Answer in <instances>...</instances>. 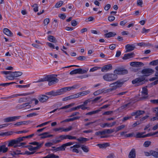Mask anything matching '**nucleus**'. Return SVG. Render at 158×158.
I'll list each match as a JSON object with an SVG mask.
<instances>
[{
	"label": "nucleus",
	"instance_id": "1",
	"mask_svg": "<svg viewBox=\"0 0 158 158\" xmlns=\"http://www.w3.org/2000/svg\"><path fill=\"white\" fill-rule=\"evenodd\" d=\"M128 73V70L123 68H118L114 71V73H107L103 76V79L108 81H113L118 78L117 75H125Z\"/></svg>",
	"mask_w": 158,
	"mask_h": 158
},
{
	"label": "nucleus",
	"instance_id": "2",
	"mask_svg": "<svg viewBox=\"0 0 158 158\" xmlns=\"http://www.w3.org/2000/svg\"><path fill=\"white\" fill-rule=\"evenodd\" d=\"M124 82L121 81L120 80L110 84V88L108 89L105 90V93H108L115 90L118 88L121 87L123 85Z\"/></svg>",
	"mask_w": 158,
	"mask_h": 158
},
{
	"label": "nucleus",
	"instance_id": "3",
	"mask_svg": "<svg viewBox=\"0 0 158 158\" xmlns=\"http://www.w3.org/2000/svg\"><path fill=\"white\" fill-rule=\"evenodd\" d=\"M34 93V92H32L31 93H23L21 94H14L13 95H11L10 96L7 97H3L1 98V99H10L12 98H15L17 97L18 96H25L31 95V94H33Z\"/></svg>",
	"mask_w": 158,
	"mask_h": 158
},
{
	"label": "nucleus",
	"instance_id": "4",
	"mask_svg": "<svg viewBox=\"0 0 158 158\" xmlns=\"http://www.w3.org/2000/svg\"><path fill=\"white\" fill-rule=\"evenodd\" d=\"M145 80V78L143 77H139L137 78L132 81L133 84L135 85L136 86H138L143 84Z\"/></svg>",
	"mask_w": 158,
	"mask_h": 158
},
{
	"label": "nucleus",
	"instance_id": "5",
	"mask_svg": "<svg viewBox=\"0 0 158 158\" xmlns=\"http://www.w3.org/2000/svg\"><path fill=\"white\" fill-rule=\"evenodd\" d=\"M48 85L49 86L55 84L58 81V79L56 78L54 75H48Z\"/></svg>",
	"mask_w": 158,
	"mask_h": 158
},
{
	"label": "nucleus",
	"instance_id": "6",
	"mask_svg": "<svg viewBox=\"0 0 158 158\" xmlns=\"http://www.w3.org/2000/svg\"><path fill=\"white\" fill-rule=\"evenodd\" d=\"M154 72V70L151 68H146L143 69L141 73L145 76H150Z\"/></svg>",
	"mask_w": 158,
	"mask_h": 158
},
{
	"label": "nucleus",
	"instance_id": "7",
	"mask_svg": "<svg viewBox=\"0 0 158 158\" xmlns=\"http://www.w3.org/2000/svg\"><path fill=\"white\" fill-rule=\"evenodd\" d=\"M2 73L7 75L8 74H9V73H13L14 74V76H15V77H17L19 76H21L23 74L22 73L20 72H12L10 71H2L1 72Z\"/></svg>",
	"mask_w": 158,
	"mask_h": 158
},
{
	"label": "nucleus",
	"instance_id": "8",
	"mask_svg": "<svg viewBox=\"0 0 158 158\" xmlns=\"http://www.w3.org/2000/svg\"><path fill=\"white\" fill-rule=\"evenodd\" d=\"M21 116H11L5 118L4 119V122L6 123L12 122L16 120L17 119H19Z\"/></svg>",
	"mask_w": 158,
	"mask_h": 158
},
{
	"label": "nucleus",
	"instance_id": "9",
	"mask_svg": "<svg viewBox=\"0 0 158 158\" xmlns=\"http://www.w3.org/2000/svg\"><path fill=\"white\" fill-rule=\"evenodd\" d=\"M8 147H13L15 148L18 147V144L16 139H13L8 141Z\"/></svg>",
	"mask_w": 158,
	"mask_h": 158
},
{
	"label": "nucleus",
	"instance_id": "10",
	"mask_svg": "<svg viewBox=\"0 0 158 158\" xmlns=\"http://www.w3.org/2000/svg\"><path fill=\"white\" fill-rule=\"evenodd\" d=\"M147 86L143 87L142 88V90L141 91L142 98L145 99L148 97V92Z\"/></svg>",
	"mask_w": 158,
	"mask_h": 158
},
{
	"label": "nucleus",
	"instance_id": "11",
	"mask_svg": "<svg viewBox=\"0 0 158 158\" xmlns=\"http://www.w3.org/2000/svg\"><path fill=\"white\" fill-rule=\"evenodd\" d=\"M56 139H57L53 141V143H59L62 141V140L67 139V135H60L59 137Z\"/></svg>",
	"mask_w": 158,
	"mask_h": 158
},
{
	"label": "nucleus",
	"instance_id": "12",
	"mask_svg": "<svg viewBox=\"0 0 158 158\" xmlns=\"http://www.w3.org/2000/svg\"><path fill=\"white\" fill-rule=\"evenodd\" d=\"M74 105H75L74 103H72L69 105L63 106L60 108H59V109L57 108V109H55L54 110H53L52 111L50 112H49V113H54V112H55V111H56L57 110H59L61 109H66L69 108L74 106Z\"/></svg>",
	"mask_w": 158,
	"mask_h": 158
},
{
	"label": "nucleus",
	"instance_id": "13",
	"mask_svg": "<svg viewBox=\"0 0 158 158\" xmlns=\"http://www.w3.org/2000/svg\"><path fill=\"white\" fill-rule=\"evenodd\" d=\"M49 132H45L42 134L38 135L39 136H41L40 138L41 139H45L47 138L52 137L53 136V135L49 134Z\"/></svg>",
	"mask_w": 158,
	"mask_h": 158
},
{
	"label": "nucleus",
	"instance_id": "14",
	"mask_svg": "<svg viewBox=\"0 0 158 158\" xmlns=\"http://www.w3.org/2000/svg\"><path fill=\"white\" fill-rule=\"evenodd\" d=\"M49 98V97L46 95H41L39 96L38 99L40 102L43 103L46 102Z\"/></svg>",
	"mask_w": 158,
	"mask_h": 158
},
{
	"label": "nucleus",
	"instance_id": "15",
	"mask_svg": "<svg viewBox=\"0 0 158 158\" xmlns=\"http://www.w3.org/2000/svg\"><path fill=\"white\" fill-rule=\"evenodd\" d=\"M131 66L134 67H140L144 65V64L140 62H132L130 63Z\"/></svg>",
	"mask_w": 158,
	"mask_h": 158
},
{
	"label": "nucleus",
	"instance_id": "16",
	"mask_svg": "<svg viewBox=\"0 0 158 158\" xmlns=\"http://www.w3.org/2000/svg\"><path fill=\"white\" fill-rule=\"evenodd\" d=\"M135 48V46L134 44H127L126 45L125 48L126 49V52H128L132 51L134 50Z\"/></svg>",
	"mask_w": 158,
	"mask_h": 158
},
{
	"label": "nucleus",
	"instance_id": "17",
	"mask_svg": "<svg viewBox=\"0 0 158 158\" xmlns=\"http://www.w3.org/2000/svg\"><path fill=\"white\" fill-rule=\"evenodd\" d=\"M112 68V66L111 64L106 65L102 68L101 71L103 72H105L111 70Z\"/></svg>",
	"mask_w": 158,
	"mask_h": 158
},
{
	"label": "nucleus",
	"instance_id": "18",
	"mask_svg": "<svg viewBox=\"0 0 158 158\" xmlns=\"http://www.w3.org/2000/svg\"><path fill=\"white\" fill-rule=\"evenodd\" d=\"M134 55L135 54L133 52L126 54L124 55L122 59L123 60H127L133 57Z\"/></svg>",
	"mask_w": 158,
	"mask_h": 158
},
{
	"label": "nucleus",
	"instance_id": "19",
	"mask_svg": "<svg viewBox=\"0 0 158 158\" xmlns=\"http://www.w3.org/2000/svg\"><path fill=\"white\" fill-rule=\"evenodd\" d=\"M136 152L135 149L132 148L129 153L128 155L129 158H135Z\"/></svg>",
	"mask_w": 158,
	"mask_h": 158
},
{
	"label": "nucleus",
	"instance_id": "20",
	"mask_svg": "<svg viewBox=\"0 0 158 158\" xmlns=\"http://www.w3.org/2000/svg\"><path fill=\"white\" fill-rule=\"evenodd\" d=\"M26 148H28L29 150L30 151H35L39 149L40 147V145L39 146H36V147H33V146L29 145L25 146Z\"/></svg>",
	"mask_w": 158,
	"mask_h": 158
},
{
	"label": "nucleus",
	"instance_id": "21",
	"mask_svg": "<svg viewBox=\"0 0 158 158\" xmlns=\"http://www.w3.org/2000/svg\"><path fill=\"white\" fill-rule=\"evenodd\" d=\"M116 35V34L114 32H110L104 34V36L106 38H110L114 37Z\"/></svg>",
	"mask_w": 158,
	"mask_h": 158
},
{
	"label": "nucleus",
	"instance_id": "22",
	"mask_svg": "<svg viewBox=\"0 0 158 158\" xmlns=\"http://www.w3.org/2000/svg\"><path fill=\"white\" fill-rule=\"evenodd\" d=\"M3 32L6 35L9 36H11L13 35L11 31L8 28H4L3 29Z\"/></svg>",
	"mask_w": 158,
	"mask_h": 158
},
{
	"label": "nucleus",
	"instance_id": "23",
	"mask_svg": "<svg viewBox=\"0 0 158 158\" xmlns=\"http://www.w3.org/2000/svg\"><path fill=\"white\" fill-rule=\"evenodd\" d=\"M48 75H45L42 78L39 79L38 81L35 82L37 83H39L42 82L47 81H48Z\"/></svg>",
	"mask_w": 158,
	"mask_h": 158
},
{
	"label": "nucleus",
	"instance_id": "24",
	"mask_svg": "<svg viewBox=\"0 0 158 158\" xmlns=\"http://www.w3.org/2000/svg\"><path fill=\"white\" fill-rule=\"evenodd\" d=\"M8 150V148L6 147L5 145L0 146V152H3V153H5L7 152Z\"/></svg>",
	"mask_w": 158,
	"mask_h": 158
},
{
	"label": "nucleus",
	"instance_id": "25",
	"mask_svg": "<svg viewBox=\"0 0 158 158\" xmlns=\"http://www.w3.org/2000/svg\"><path fill=\"white\" fill-rule=\"evenodd\" d=\"M155 69L156 70L155 75L156 77H152V78L150 79V81H154L155 80H157L158 78V77H158V65L156 66L155 67Z\"/></svg>",
	"mask_w": 158,
	"mask_h": 158
},
{
	"label": "nucleus",
	"instance_id": "26",
	"mask_svg": "<svg viewBox=\"0 0 158 158\" xmlns=\"http://www.w3.org/2000/svg\"><path fill=\"white\" fill-rule=\"evenodd\" d=\"M48 40L50 42L56 43L57 40L55 37L52 35H49L48 37Z\"/></svg>",
	"mask_w": 158,
	"mask_h": 158
},
{
	"label": "nucleus",
	"instance_id": "27",
	"mask_svg": "<svg viewBox=\"0 0 158 158\" xmlns=\"http://www.w3.org/2000/svg\"><path fill=\"white\" fill-rule=\"evenodd\" d=\"M101 110V109H98L96 110L91 111L88 113H86L85 114V115H92L95 114H97L100 112Z\"/></svg>",
	"mask_w": 158,
	"mask_h": 158
},
{
	"label": "nucleus",
	"instance_id": "28",
	"mask_svg": "<svg viewBox=\"0 0 158 158\" xmlns=\"http://www.w3.org/2000/svg\"><path fill=\"white\" fill-rule=\"evenodd\" d=\"M80 97L87 95L90 93V91L89 90L79 92Z\"/></svg>",
	"mask_w": 158,
	"mask_h": 158
},
{
	"label": "nucleus",
	"instance_id": "29",
	"mask_svg": "<svg viewBox=\"0 0 158 158\" xmlns=\"http://www.w3.org/2000/svg\"><path fill=\"white\" fill-rule=\"evenodd\" d=\"M77 140L79 142H81V143H83L84 142H86L89 140V139L87 138L80 137L77 139Z\"/></svg>",
	"mask_w": 158,
	"mask_h": 158
},
{
	"label": "nucleus",
	"instance_id": "30",
	"mask_svg": "<svg viewBox=\"0 0 158 158\" xmlns=\"http://www.w3.org/2000/svg\"><path fill=\"white\" fill-rule=\"evenodd\" d=\"M97 146L99 147L100 148H106L109 146V144L106 143L103 144H98Z\"/></svg>",
	"mask_w": 158,
	"mask_h": 158
},
{
	"label": "nucleus",
	"instance_id": "31",
	"mask_svg": "<svg viewBox=\"0 0 158 158\" xmlns=\"http://www.w3.org/2000/svg\"><path fill=\"white\" fill-rule=\"evenodd\" d=\"M70 88L69 87H66L59 89V91H60L61 95L63 94L64 92H65L67 91L70 90Z\"/></svg>",
	"mask_w": 158,
	"mask_h": 158
},
{
	"label": "nucleus",
	"instance_id": "32",
	"mask_svg": "<svg viewBox=\"0 0 158 158\" xmlns=\"http://www.w3.org/2000/svg\"><path fill=\"white\" fill-rule=\"evenodd\" d=\"M64 129H65V128L62 127H60L59 128H54L53 129V131L55 132L59 131L60 132H62L64 131Z\"/></svg>",
	"mask_w": 158,
	"mask_h": 158
},
{
	"label": "nucleus",
	"instance_id": "33",
	"mask_svg": "<svg viewBox=\"0 0 158 158\" xmlns=\"http://www.w3.org/2000/svg\"><path fill=\"white\" fill-rule=\"evenodd\" d=\"M145 112L144 111L141 110H138L136 111V116L135 118H138V116L142 115Z\"/></svg>",
	"mask_w": 158,
	"mask_h": 158
},
{
	"label": "nucleus",
	"instance_id": "34",
	"mask_svg": "<svg viewBox=\"0 0 158 158\" xmlns=\"http://www.w3.org/2000/svg\"><path fill=\"white\" fill-rule=\"evenodd\" d=\"M104 89H100L98 90H97V91L95 92L94 93V95L95 96H97L102 93L103 92H104Z\"/></svg>",
	"mask_w": 158,
	"mask_h": 158
},
{
	"label": "nucleus",
	"instance_id": "35",
	"mask_svg": "<svg viewBox=\"0 0 158 158\" xmlns=\"http://www.w3.org/2000/svg\"><path fill=\"white\" fill-rule=\"evenodd\" d=\"M52 96H56L61 95L59 89L56 91H52Z\"/></svg>",
	"mask_w": 158,
	"mask_h": 158
},
{
	"label": "nucleus",
	"instance_id": "36",
	"mask_svg": "<svg viewBox=\"0 0 158 158\" xmlns=\"http://www.w3.org/2000/svg\"><path fill=\"white\" fill-rule=\"evenodd\" d=\"M81 148L85 152H87L89 151V148L86 146L82 145L81 147Z\"/></svg>",
	"mask_w": 158,
	"mask_h": 158
},
{
	"label": "nucleus",
	"instance_id": "37",
	"mask_svg": "<svg viewBox=\"0 0 158 158\" xmlns=\"http://www.w3.org/2000/svg\"><path fill=\"white\" fill-rule=\"evenodd\" d=\"M20 151L19 150H16V151H13L11 152V154L13 156H15L16 155H18L19 154H22L21 153H20Z\"/></svg>",
	"mask_w": 158,
	"mask_h": 158
},
{
	"label": "nucleus",
	"instance_id": "38",
	"mask_svg": "<svg viewBox=\"0 0 158 158\" xmlns=\"http://www.w3.org/2000/svg\"><path fill=\"white\" fill-rule=\"evenodd\" d=\"M150 153L151 155L155 157H158V152L155 151L151 150L150 151Z\"/></svg>",
	"mask_w": 158,
	"mask_h": 158
},
{
	"label": "nucleus",
	"instance_id": "39",
	"mask_svg": "<svg viewBox=\"0 0 158 158\" xmlns=\"http://www.w3.org/2000/svg\"><path fill=\"white\" fill-rule=\"evenodd\" d=\"M149 65H158V60L152 61L149 63Z\"/></svg>",
	"mask_w": 158,
	"mask_h": 158
},
{
	"label": "nucleus",
	"instance_id": "40",
	"mask_svg": "<svg viewBox=\"0 0 158 158\" xmlns=\"http://www.w3.org/2000/svg\"><path fill=\"white\" fill-rule=\"evenodd\" d=\"M31 6L34 7L33 10L35 12H36L38 11V7L37 4L35 3L33 5H31Z\"/></svg>",
	"mask_w": 158,
	"mask_h": 158
},
{
	"label": "nucleus",
	"instance_id": "41",
	"mask_svg": "<svg viewBox=\"0 0 158 158\" xmlns=\"http://www.w3.org/2000/svg\"><path fill=\"white\" fill-rule=\"evenodd\" d=\"M125 127V126L124 125H121L117 127L116 128V132L122 130Z\"/></svg>",
	"mask_w": 158,
	"mask_h": 158
},
{
	"label": "nucleus",
	"instance_id": "42",
	"mask_svg": "<svg viewBox=\"0 0 158 158\" xmlns=\"http://www.w3.org/2000/svg\"><path fill=\"white\" fill-rule=\"evenodd\" d=\"M101 68L100 67H97V66H95L94 67H93L92 68H91L90 70V72H94V71H95L98 69H99Z\"/></svg>",
	"mask_w": 158,
	"mask_h": 158
},
{
	"label": "nucleus",
	"instance_id": "43",
	"mask_svg": "<svg viewBox=\"0 0 158 158\" xmlns=\"http://www.w3.org/2000/svg\"><path fill=\"white\" fill-rule=\"evenodd\" d=\"M29 144L31 145H36V146H39L40 145V147H41L43 144L42 143L39 144V143L36 142H34L29 143Z\"/></svg>",
	"mask_w": 158,
	"mask_h": 158
},
{
	"label": "nucleus",
	"instance_id": "44",
	"mask_svg": "<svg viewBox=\"0 0 158 158\" xmlns=\"http://www.w3.org/2000/svg\"><path fill=\"white\" fill-rule=\"evenodd\" d=\"M63 3V2L62 1H60L59 2H57L55 6L56 8H59L60 7Z\"/></svg>",
	"mask_w": 158,
	"mask_h": 158
},
{
	"label": "nucleus",
	"instance_id": "45",
	"mask_svg": "<svg viewBox=\"0 0 158 158\" xmlns=\"http://www.w3.org/2000/svg\"><path fill=\"white\" fill-rule=\"evenodd\" d=\"M51 122V121H49L48 122H47L42 123L41 124L37 126H36V127L38 128V127H41L44 126H45V125H46L48 124V123H49Z\"/></svg>",
	"mask_w": 158,
	"mask_h": 158
},
{
	"label": "nucleus",
	"instance_id": "46",
	"mask_svg": "<svg viewBox=\"0 0 158 158\" xmlns=\"http://www.w3.org/2000/svg\"><path fill=\"white\" fill-rule=\"evenodd\" d=\"M151 141H146L144 143L143 146L145 147H148L151 145Z\"/></svg>",
	"mask_w": 158,
	"mask_h": 158
},
{
	"label": "nucleus",
	"instance_id": "47",
	"mask_svg": "<svg viewBox=\"0 0 158 158\" xmlns=\"http://www.w3.org/2000/svg\"><path fill=\"white\" fill-rule=\"evenodd\" d=\"M27 99V97H24L20 98L18 101L19 103H21L23 102H26Z\"/></svg>",
	"mask_w": 158,
	"mask_h": 158
},
{
	"label": "nucleus",
	"instance_id": "48",
	"mask_svg": "<svg viewBox=\"0 0 158 158\" xmlns=\"http://www.w3.org/2000/svg\"><path fill=\"white\" fill-rule=\"evenodd\" d=\"M115 156L114 153H110L107 156L106 158H115Z\"/></svg>",
	"mask_w": 158,
	"mask_h": 158
},
{
	"label": "nucleus",
	"instance_id": "49",
	"mask_svg": "<svg viewBox=\"0 0 158 158\" xmlns=\"http://www.w3.org/2000/svg\"><path fill=\"white\" fill-rule=\"evenodd\" d=\"M143 133L139 132L136 134V137L137 138H143Z\"/></svg>",
	"mask_w": 158,
	"mask_h": 158
},
{
	"label": "nucleus",
	"instance_id": "50",
	"mask_svg": "<svg viewBox=\"0 0 158 158\" xmlns=\"http://www.w3.org/2000/svg\"><path fill=\"white\" fill-rule=\"evenodd\" d=\"M130 105V103H128L127 104H126L121 106L119 108V109L121 110L125 109L128 106Z\"/></svg>",
	"mask_w": 158,
	"mask_h": 158
},
{
	"label": "nucleus",
	"instance_id": "51",
	"mask_svg": "<svg viewBox=\"0 0 158 158\" xmlns=\"http://www.w3.org/2000/svg\"><path fill=\"white\" fill-rule=\"evenodd\" d=\"M86 59V57L84 56H80L77 58V59L80 60H84Z\"/></svg>",
	"mask_w": 158,
	"mask_h": 158
},
{
	"label": "nucleus",
	"instance_id": "52",
	"mask_svg": "<svg viewBox=\"0 0 158 158\" xmlns=\"http://www.w3.org/2000/svg\"><path fill=\"white\" fill-rule=\"evenodd\" d=\"M107 134H111L114 132V130L113 129H106Z\"/></svg>",
	"mask_w": 158,
	"mask_h": 158
},
{
	"label": "nucleus",
	"instance_id": "53",
	"mask_svg": "<svg viewBox=\"0 0 158 158\" xmlns=\"http://www.w3.org/2000/svg\"><path fill=\"white\" fill-rule=\"evenodd\" d=\"M67 139H77V138L75 136H72L69 135H67Z\"/></svg>",
	"mask_w": 158,
	"mask_h": 158
},
{
	"label": "nucleus",
	"instance_id": "54",
	"mask_svg": "<svg viewBox=\"0 0 158 158\" xmlns=\"http://www.w3.org/2000/svg\"><path fill=\"white\" fill-rule=\"evenodd\" d=\"M81 74L86 73L89 70L88 68H85V69H81Z\"/></svg>",
	"mask_w": 158,
	"mask_h": 158
},
{
	"label": "nucleus",
	"instance_id": "55",
	"mask_svg": "<svg viewBox=\"0 0 158 158\" xmlns=\"http://www.w3.org/2000/svg\"><path fill=\"white\" fill-rule=\"evenodd\" d=\"M101 127L102 128H105L106 127H110L109 123H106L102 124L101 125Z\"/></svg>",
	"mask_w": 158,
	"mask_h": 158
},
{
	"label": "nucleus",
	"instance_id": "56",
	"mask_svg": "<svg viewBox=\"0 0 158 158\" xmlns=\"http://www.w3.org/2000/svg\"><path fill=\"white\" fill-rule=\"evenodd\" d=\"M38 115V114H37L35 113H31L27 115V117H32L33 116H36Z\"/></svg>",
	"mask_w": 158,
	"mask_h": 158
},
{
	"label": "nucleus",
	"instance_id": "57",
	"mask_svg": "<svg viewBox=\"0 0 158 158\" xmlns=\"http://www.w3.org/2000/svg\"><path fill=\"white\" fill-rule=\"evenodd\" d=\"M115 17L113 16H110L108 17V20L110 22H112L115 20Z\"/></svg>",
	"mask_w": 158,
	"mask_h": 158
},
{
	"label": "nucleus",
	"instance_id": "58",
	"mask_svg": "<svg viewBox=\"0 0 158 158\" xmlns=\"http://www.w3.org/2000/svg\"><path fill=\"white\" fill-rule=\"evenodd\" d=\"M49 19L48 18H46L44 20V23L45 25H46L49 23Z\"/></svg>",
	"mask_w": 158,
	"mask_h": 158
},
{
	"label": "nucleus",
	"instance_id": "59",
	"mask_svg": "<svg viewBox=\"0 0 158 158\" xmlns=\"http://www.w3.org/2000/svg\"><path fill=\"white\" fill-rule=\"evenodd\" d=\"M29 132V130H23L16 131L15 132L17 134H22L23 133H26Z\"/></svg>",
	"mask_w": 158,
	"mask_h": 158
},
{
	"label": "nucleus",
	"instance_id": "60",
	"mask_svg": "<svg viewBox=\"0 0 158 158\" xmlns=\"http://www.w3.org/2000/svg\"><path fill=\"white\" fill-rule=\"evenodd\" d=\"M16 107L18 109H21L25 107L24 106V104H23L21 105H17Z\"/></svg>",
	"mask_w": 158,
	"mask_h": 158
},
{
	"label": "nucleus",
	"instance_id": "61",
	"mask_svg": "<svg viewBox=\"0 0 158 158\" xmlns=\"http://www.w3.org/2000/svg\"><path fill=\"white\" fill-rule=\"evenodd\" d=\"M59 156L53 153L50 154V158H59Z\"/></svg>",
	"mask_w": 158,
	"mask_h": 158
},
{
	"label": "nucleus",
	"instance_id": "62",
	"mask_svg": "<svg viewBox=\"0 0 158 158\" xmlns=\"http://www.w3.org/2000/svg\"><path fill=\"white\" fill-rule=\"evenodd\" d=\"M53 145V143L50 142L46 143L45 144V146L47 147H50Z\"/></svg>",
	"mask_w": 158,
	"mask_h": 158
},
{
	"label": "nucleus",
	"instance_id": "63",
	"mask_svg": "<svg viewBox=\"0 0 158 158\" xmlns=\"http://www.w3.org/2000/svg\"><path fill=\"white\" fill-rule=\"evenodd\" d=\"M143 4V2L142 0H138L137 1V5L142 7Z\"/></svg>",
	"mask_w": 158,
	"mask_h": 158
},
{
	"label": "nucleus",
	"instance_id": "64",
	"mask_svg": "<svg viewBox=\"0 0 158 158\" xmlns=\"http://www.w3.org/2000/svg\"><path fill=\"white\" fill-rule=\"evenodd\" d=\"M59 17L62 19H64L66 18V16L64 14H60L59 15Z\"/></svg>",
	"mask_w": 158,
	"mask_h": 158
}]
</instances>
